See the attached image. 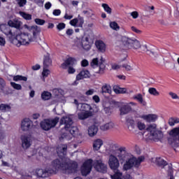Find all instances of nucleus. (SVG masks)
Masks as SVG:
<instances>
[{"instance_id":"11","label":"nucleus","mask_w":179,"mask_h":179,"mask_svg":"<svg viewBox=\"0 0 179 179\" xmlns=\"http://www.w3.org/2000/svg\"><path fill=\"white\" fill-rule=\"evenodd\" d=\"M59 121V117H55L54 119H45L41 122V128L44 131H50L51 128H54Z\"/></svg>"},{"instance_id":"61","label":"nucleus","mask_w":179,"mask_h":179,"mask_svg":"<svg viewBox=\"0 0 179 179\" xmlns=\"http://www.w3.org/2000/svg\"><path fill=\"white\" fill-rule=\"evenodd\" d=\"M52 13L54 16H59V15H61V10L59 9L54 10Z\"/></svg>"},{"instance_id":"24","label":"nucleus","mask_w":179,"mask_h":179,"mask_svg":"<svg viewBox=\"0 0 179 179\" xmlns=\"http://www.w3.org/2000/svg\"><path fill=\"white\" fill-rule=\"evenodd\" d=\"M95 45L100 52H104L107 48L106 43L103 42V41H96L95 42Z\"/></svg>"},{"instance_id":"58","label":"nucleus","mask_w":179,"mask_h":179,"mask_svg":"<svg viewBox=\"0 0 179 179\" xmlns=\"http://www.w3.org/2000/svg\"><path fill=\"white\" fill-rule=\"evenodd\" d=\"M123 68H125L126 71H132L134 69V66L129 64L123 65Z\"/></svg>"},{"instance_id":"64","label":"nucleus","mask_w":179,"mask_h":179,"mask_svg":"<svg viewBox=\"0 0 179 179\" xmlns=\"http://www.w3.org/2000/svg\"><path fill=\"white\" fill-rule=\"evenodd\" d=\"M40 68H41L40 64H36L34 66H32L31 69H33V71H38V69H40Z\"/></svg>"},{"instance_id":"14","label":"nucleus","mask_w":179,"mask_h":179,"mask_svg":"<svg viewBox=\"0 0 179 179\" xmlns=\"http://www.w3.org/2000/svg\"><path fill=\"white\" fill-rule=\"evenodd\" d=\"M33 127H34V125L33 124V121H31V120H30L29 118L26 117L21 121L22 131H30V129H33Z\"/></svg>"},{"instance_id":"5","label":"nucleus","mask_w":179,"mask_h":179,"mask_svg":"<svg viewBox=\"0 0 179 179\" xmlns=\"http://www.w3.org/2000/svg\"><path fill=\"white\" fill-rule=\"evenodd\" d=\"M94 167L96 171L99 173H107V165L103 163L101 160L87 159L85 161L81 166V173L83 176H87L92 171V169Z\"/></svg>"},{"instance_id":"15","label":"nucleus","mask_w":179,"mask_h":179,"mask_svg":"<svg viewBox=\"0 0 179 179\" xmlns=\"http://www.w3.org/2000/svg\"><path fill=\"white\" fill-rule=\"evenodd\" d=\"M20 139L22 148L24 149V150H27V149H29V148H30L33 143L31 138H30L29 136L22 135L21 136Z\"/></svg>"},{"instance_id":"10","label":"nucleus","mask_w":179,"mask_h":179,"mask_svg":"<svg viewBox=\"0 0 179 179\" xmlns=\"http://www.w3.org/2000/svg\"><path fill=\"white\" fill-rule=\"evenodd\" d=\"M168 143L172 148H178L179 146V127H176L169 131L168 137Z\"/></svg>"},{"instance_id":"56","label":"nucleus","mask_w":179,"mask_h":179,"mask_svg":"<svg viewBox=\"0 0 179 179\" xmlns=\"http://www.w3.org/2000/svg\"><path fill=\"white\" fill-rule=\"evenodd\" d=\"M131 30H132V31H134V33H136L137 34H141V33H142V31L138 29L135 27H131Z\"/></svg>"},{"instance_id":"52","label":"nucleus","mask_w":179,"mask_h":179,"mask_svg":"<svg viewBox=\"0 0 179 179\" xmlns=\"http://www.w3.org/2000/svg\"><path fill=\"white\" fill-rule=\"evenodd\" d=\"M130 15L133 19H138V17H139V13H138L137 11H133L130 13Z\"/></svg>"},{"instance_id":"4","label":"nucleus","mask_w":179,"mask_h":179,"mask_svg":"<svg viewBox=\"0 0 179 179\" xmlns=\"http://www.w3.org/2000/svg\"><path fill=\"white\" fill-rule=\"evenodd\" d=\"M60 124L65 126L62 130L64 133L61 135L59 140L71 141V138L78 133V127L72 126V124H73L72 115H67L63 117L60 120Z\"/></svg>"},{"instance_id":"43","label":"nucleus","mask_w":179,"mask_h":179,"mask_svg":"<svg viewBox=\"0 0 179 179\" xmlns=\"http://www.w3.org/2000/svg\"><path fill=\"white\" fill-rule=\"evenodd\" d=\"M148 92L150 94H152V96H159L160 93L158 92L157 90L155 87H150L148 90Z\"/></svg>"},{"instance_id":"25","label":"nucleus","mask_w":179,"mask_h":179,"mask_svg":"<svg viewBox=\"0 0 179 179\" xmlns=\"http://www.w3.org/2000/svg\"><path fill=\"white\" fill-rule=\"evenodd\" d=\"M66 149L68 146L66 145H61L57 148V155L60 157L65 156L66 155Z\"/></svg>"},{"instance_id":"36","label":"nucleus","mask_w":179,"mask_h":179,"mask_svg":"<svg viewBox=\"0 0 179 179\" xmlns=\"http://www.w3.org/2000/svg\"><path fill=\"white\" fill-rule=\"evenodd\" d=\"M12 108L10 106V105L1 103L0 105V110L2 111V113H8L10 111V109Z\"/></svg>"},{"instance_id":"32","label":"nucleus","mask_w":179,"mask_h":179,"mask_svg":"<svg viewBox=\"0 0 179 179\" xmlns=\"http://www.w3.org/2000/svg\"><path fill=\"white\" fill-rule=\"evenodd\" d=\"M51 59H50V54L47 53L43 58V65L45 68L51 66L52 64Z\"/></svg>"},{"instance_id":"19","label":"nucleus","mask_w":179,"mask_h":179,"mask_svg":"<svg viewBox=\"0 0 179 179\" xmlns=\"http://www.w3.org/2000/svg\"><path fill=\"white\" fill-rule=\"evenodd\" d=\"M120 115H125L132 111V108L128 103H121L120 108Z\"/></svg>"},{"instance_id":"31","label":"nucleus","mask_w":179,"mask_h":179,"mask_svg":"<svg viewBox=\"0 0 179 179\" xmlns=\"http://www.w3.org/2000/svg\"><path fill=\"white\" fill-rule=\"evenodd\" d=\"M153 163L158 164V166H167V162L161 157H157L152 159Z\"/></svg>"},{"instance_id":"3","label":"nucleus","mask_w":179,"mask_h":179,"mask_svg":"<svg viewBox=\"0 0 179 179\" xmlns=\"http://www.w3.org/2000/svg\"><path fill=\"white\" fill-rule=\"evenodd\" d=\"M31 30L33 37L29 33L23 32L18 34L15 38L13 40V44L17 45V47H20V45H29L30 43L34 41L37 38V35L41 31V29L37 25H35L31 27Z\"/></svg>"},{"instance_id":"26","label":"nucleus","mask_w":179,"mask_h":179,"mask_svg":"<svg viewBox=\"0 0 179 179\" xmlns=\"http://www.w3.org/2000/svg\"><path fill=\"white\" fill-rule=\"evenodd\" d=\"M0 30L2 31V33L5 34L6 36H13L12 30H10V28L6 24L0 25Z\"/></svg>"},{"instance_id":"2","label":"nucleus","mask_w":179,"mask_h":179,"mask_svg":"<svg viewBox=\"0 0 179 179\" xmlns=\"http://www.w3.org/2000/svg\"><path fill=\"white\" fill-rule=\"evenodd\" d=\"M57 170H62L66 174L76 173L78 170V163L71 161L69 159H55L52 162L50 167H47L45 169H37L36 175L38 177L45 178V177H48L50 174H54Z\"/></svg>"},{"instance_id":"30","label":"nucleus","mask_w":179,"mask_h":179,"mask_svg":"<svg viewBox=\"0 0 179 179\" xmlns=\"http://www.w3.org/2000/svg\"><path fill=\"white\" fill-rule=\"evenodd\" d=\"M127 124L129 131H134V129L136 128V123L135 124V120H134L133 119H127Z\"/></svg>"},{"instance_id":"9","label":"nucleus","mask_w":179,"mask_h":179,"mask_svg":"<svg viewBox=\"0 0 179 179\" xmlns=\"http://www.w3.org/2000/svg\"><path fill=\"white\" fill-rule=\"evenodd\" d=\"M157 125H156V124H152L148 125L146 128V131L150 132V139H151V141H155V142L161 141V139H163L164 136L163 132L160 130H157Z\"/></svg>"},{"instance_id":"49","label":"nucleus","mask_w":179,"mask_h":179,"mask_svg":"<svg viewBox=\"0 0 179 179\" xmlns=\"http://www.w3.org/2000/svg\"><path fill=\"white\" fill-rule=\"evenodd\" d=\"M65 27H66V24L64 22L59 23L57 25V30H59V31H61V30H64V29H65Z\"/></svg>"},{"instance_id":"55","label":"nucleus","mask_w":179,"mask_h":179,"mask_svg":"<svg viewBox=\"0 0 179 179\" xmlns=\"http://www.w3.org/2000/svg\"><path fill=\"white\" fill-rule=\"evenodd\" d=\"M51 6H52V4L50 1L45 3V9H46V10L51 9Z\"/></svg>"},{"instance_id":"7","label":"nucleus","mask_w":179,"mask_h":179,"mask_svg":"<svg viewBox=\"0 0 179 179\" xmlns=\"http://www.w3.org/2000/svg\"><path fill=\"white\" fill-rule=\"evenodd\" d=\"M92 45H93V40L89 36L83 38H76L74 42L76 50H78L79 51H81V50L90 51V50H92Z\"/></svg>"},{"instance_id":"63","label":"nucleus","mask_w":179,"mask_h":179,"mask_svg":"<svg viewBox=\"0 0 179 179\" xmlns=\"http://www.w3.org/2000/svg\"><path fill=\"white\" fill-rule=\"evenodd\" d=\"M104 112L108 115H110V114H111V109L109 107H106V108H104Z\"/></svg>"},{"instance_id":"35","label":"nucleus","mask_w":179,"mask_h":179,"mask_svg":"<svg viewBox=\"0 0 179 179\" xmlns=\"http://www.w3.org/2000/svg\"><path fill=\"white\" fill-rule=\"evenodd\" d=\"M176 124H179V118L177 117H170L169 119V125L170 127H174Z\"/></svg>"},{"instance_id":"22","label":"nucleus","mask_w":179,"mask_h":179,"mask_svg":"<svg viewBox=\"0 0 179 179\" xmlns=\"http://www.w3.org/2000/svg\"><path fill=\"white\" fill-rule=\"evenodd\" d=\"M110 178L111 179H131L132 178L129 175H127L126 176V177H124V176H122V173H121V171H120L119 170H117L115 172L114 175L110 176Z\"/></svg>"},{"instance_id":"20","label":"nucleus","mask_w":179,"mask_h":179,"mask_svg":"<svg viewBox=\"0 0 179 179\" xmlns=\"http://www.w3.org/2000/svg\"><path fill=\"white\" fill-rule=\"evenodd\" d=\"M8 24L10 27H14L15 29L19 30V29H20L21 26L23 24V22H22V21L19 20L17 18H15L13 20H10L8 22Z\"/></svg>"},{"instance_id":"62","label":"nucleus","mask_w":179,"mask_h":179,"mask_svg":"<svg viewBox=\"0 0 179 179\" xmlns=\"http://www.w3.org/2000/svg\"><path fill=\"white\" fill-rule=\"evenodd\" d=\"M66 34L67 36H72V34H73V29H68L66 31Z\"/></svg>"},{"instance_id":"48","label":"nucleus","mask_w":179,"mask_h":179,"mask_svg":"<svg viewBox=\"0 0 179 179\" xmlns=\"http://www.w3.org/2000/svg\"><path fill=\"white\" fill-rule=\"evenodd\" d=\"M67 68H68L67 72L70 75H72V74L75 73V72H76V70L75 69V68H73V66H69Z\"/></svg>"},{"instance_id":"59","label":"nucleus","mask_w":179,"mask_h":179,"mask_svg":"<svg viewBox=\"0 0 179 179\" xmlns=\"http://www.w3.org/2000/svg\"><path fill=\"white\" fill-rule=\"evenodd\" d=\"M5 44H6V41L5 40V38L2 36H0V45L1 47H3V45H5Z\"/></svg>"},{"instance_id":"6","label":"nucleus","mask_w":179,"mask_h":179,"mask_svg":"<svg viewBox=\"0 0 179 179\" xmlns=\"http://www.w3.org/2000/svg\"><path fill=\"white\" fill-rule=\"evenodd\" d=\"M74 104L77 106V108H79L80 111L78 113V120H87L90 117H93L95 113L99 112V107L93 108L87 103H79L76 99H74Z\"/></svg>"},{"instance_id":"21","label":"nucleus","mask_w":179,"mask_h":179,"mask_svg":"<svg viewBox=\"0 0 179 179\" xmlns=\"http://www.w3.org/2000/svg\"><path fill=\"white\" fill-rule=\"evenodd\" d=\"M74 65H76V59L69 57L63 64H62V68L63 69H66L68 66H73Z\"/></svg>"},{"instance_id":"34","label":"nucleus","mask_w":179,"mask_h":179,"mask_svg":"<svg viewBox=\"0 0 179 179\" xmlns=\"http://www.w3.org/2000/svg\"><path fill=\"white\" fill-rule=\"evenodd\" d=\"M101 93H108V94H111L112 93L111 86L107 84H104L101 87Z\"/></svg>"},{"instance_id":"29","label":"nucleus","mask_w":179,"mask_h":179,"mask_svg":"<svg viewBox=\"0 0 179 179\" xmlns=\"http://www.w3.org/2000/svg\"><path fill=\"white\" fill-rule=\"evenodd\" d=\"M103 146V140L98 138L95 140L93 143L94 150H100V148Z\"/></svg>"},{"instance_id":"13","label":"nucleus","mask_w":179,"mask_h":179,"mask_svg":"<svg viewBox=\"0 0 179 179\" xmlns=\"http://www.w3.org/2000/svg\"><path fill=\"white\" fill-rule=\"evenodd\" d=\"M117 157H118L114 155H109L108 164L111 170L115 171L118 169V167H120V159Z\"/></svg>"},{"instance_id":"33","label":"nucleus","mask_w":179,"mask_h":179,"mask_svg":"<svg viewBox=\"0 0 179 179\" xmlns=\"http://www.w3.org/2000/svg\"><path fill=\"white\" fill-rule=\"evenodd\" d=\"M136 128H138L139 131H144V129H146V124L141 120H137L136 122Z\"/></svg>"},{"instance_id":"54","label":"nucleus","mask_w":179,"mask_h":179,"mask_svg":"<svg viewBox=\"0 0 179 179\" xmlns=\"http://www.w3.org/2000/svg\"><path fill=\"white\" fill-rule=\"evenodd\" d=\"M89 66V61L87 59H83L81 62V66L86 67Z\"/></svg>"},{"instance_id":"41","label":"nucleus","mask_w":179,"mask_h":179,"mask_svg":"<svg viewBox=\"0 0 179 179\" xmlns=\"http://www.w3.org/2000/svg\"><path fill=\"white\" fill-rule=\"evenodd\" d=\"M13 80L15 82H19V80H23L24 82H27V77L22 76H15L13 77Z\"/></svg>"},{"instance_id":"42","label":"nucleus","mask_w":179,"mask_h":179,"mask_svg":"<svg viewBox=\"0 0 179 179\" xmlns=\"http://www.w3.org/2000/svg\"><path fill=\"white\" fill-rule=\"evenodd\" d=\"M110 27L113 30H115L116 31H118L120 30V26L116 22H110Z\"/></svg>"},{"instance_id":"17","label":"nucleus","mask_w":179,"mask_h":179,"mask_svg":"<svg viewBox=\"0 0 179 179\" xmlns=\"http://www.w3.org/2000/svg\"><path fill=\"white\" fill-rule=\"evenodd\" d=\"M113 92H115L116 94H132V93H134V90H132L124 87H120L118 86L113 87Z\"/></svg>"},{"instance_id":"38","label":"nucleus","mask_w":179,"mask_h":179,"mask_svg":"<svg viewBox=\"0 0 179 179\" xmlns=\"http://www.w3.org/2000/svg\"><path fill=\"white\" fill-rule=\"evenodd\" d=\"M42 100H50L51 99V93L48 91H44L41 94Z\"/></svg>"},{"instance_id":"53","label":"nucleus","mask_w":179,"mask_h":179,"mask_svg":"<svg viewBox=\"0 0 179 179\" xmlns=\"http://www.w3.org/2000/svg\"><path fill=\"white\" fill-rule=\"evenodd\" d=\"M73 15H69L68 14V13H66L64 16V19H65L66 20H71V19H73Z\"/></svg>"},{"instance_id":"60","label":"nucleus","mask_w":179,"mask_h":179,"mask_svg":"<svg viewBox=\"0 0 179 179\" xmlns=\"http://www.w3.org/2000/svg\"><path fill=\"white\" fill-rule=\"evenodd\" d=\"M92 100H94L95 103H100V97L98 95L93 96Z\"/></svg>"},{"instance_id":"45","label":"nucleus","mask_w":179,"mask_h":179,"mask_svg":"<svg viewBox=\"0 0 179 179\" xmlns=\"http://www.w3.org/2000/svg\"><path fill=\"white\" fill-rule=\"evenodd\" d=\"M10 85L13 89H15V90H22V85L20 84H17L15 83L11 82Z\"/></svg>"},{"instance_id":"18","label":"nucleus","mask_w":179,"mask_h":179,"mask_svg":"<svg viewBox=\"0 0 179 179\" xmlns=\"http://www.w3.org/2000/svg\"><path fill=\"white\" fill-rule=\"evenodd\" d=\"M69 23L73 27H83L85 20L82 17H78V18L71 20Z\"/></svg>"},{"instance_id":"27","label":"nucleus","mask_w":179,"mask_h":179,"mask_svg":"<svg viewBox=\"0 0 179 179\" xmlns=\"http://www.w3.org/2000/svg\"><path fill=\"white\" fill-rule=\"evenodd\" d=\"M99 131V127H97L96 125H92L88 128V135L89 136L93 137L95 135L97 134V132Z\"/></svg>"},{"instance_id":"12","label":"nucleus","mask_w":179,"mask_h":179,"mask_svg":"<svg viewBox=\"0 0 179 179\" xmlns=\"http://www.w3.org/2000/svg\"><path fill=\"white\" fill-rule=\"evenodd\" d=\"M90 66L94 69L99 68V71H102L106 69V59H104L103 57H101L100 59L95 57L92 59L90 62Z\"/></svg>"},{"instance_id":"40","label":"nucleus","mask_w":179,"mask_h":179,"mask_svg":"<svg viewBox=\"0 0 179 179\" xmlns=\"http://www.w3.org/2000/svg\"><path fill=\"white\" fill-rule=\"evenodd\" d=\"M51 72L50 70L45 69V67L43 68V72H42V79L43 82H45V78H48V75H50Z\"/></svg>"},{"instance_id":"46","label":"nucleus","mask_w":179,"mask_h":179,"mask_svg":"<svg viewBox=\"0 0 179 179\" xmlns=\"http://www.w3.org/2000/svg\"><path fill=\"white\" fill-rule=\"evenodd\" d=\"M36 24H38L39 26H43L45 24V20H41L40 18H36L34 20Z\"/></svg>"},{"instance_id":"44","label":"nucleus","mask_w":179,"mask_h":179,"mask_svg":"<svg viewBox=\"0 0 179 179\" xmlns=\"http://www.w3.org/2000/svg\"><path fill=\"white\" fill-rule=\"evenodd\" d=\"M133 99L134 100H137V101H138V103H141V104H142V103H143V96H142V95L141 94L134 95L133 96Z\"/></svg>"},{"instance_id":"28","label":"nucleus","mask_w":179,"mask_h":179,"mask_svg":"<svg viewBox=\"0 0 179 179\" xmlns=\"http://www.w3.org/2000/svg\"><path fill=\"white\" fill-rule=\"evenodd\" d=\"M115 127V124H114L113 122H110L101 125L100 129L101 131H108V129H113Z\"/></svg>"},{"instance_id":"50","label":"nucleus","mask_w":179,"mask_h":179,"mask_svg":"<svg viewBox=\"0 0 179 179\" xmlns=\"http://www.w3.org/2000/svg\"><path fill=\"white\" fill-rule=\"evenodd\" d=\"M169 96H171V99L173 100H179L178 95L173 92H169Z\"/></svg>"},{"instance_id":"23","label":"nucleus","mask_w":179,"mask_h":179,"mask_svg":"<svg viewBox=\"0 0 179 179\" xmlns=\"http://www.w3.org/2000/svg\"><path fill=\"white\" fill-rule=\"evenodd\" d=\"M90 77V72L87 70L81 71L76 76V80H82L86 78Z\"/></svg>"},{"instance_id":"8","label":"nucleus","mask_w":179,"mask_h":179,"mask_svg":"<svg viewBox=\"0 0 179 179\" xmlns=\"http://www.w3.org/2000/svg\"><path fill=\"white\" fill-rule=\"evenodd\" d=\"M122 42L124 45L125 50H131V48H133V50H139L142 47L141 42L135 38L122 36Z\"/></svg>"},{"instance_id":"57","label":"nucleus","mask_w":179,"mask_h":179,"mask_svg":"<svg viewBox=\"0 0 179 179\" xmlns=\"http://www.w3.org/2000/svg\"><path fill=\"white\" fill-rule=\"evenodd\" d=\"M6 138V136L5 135V131L0 130V141H3Z\"/></svg>"},{"instance_id":"47","label":"nucleus","mask_w":179,"mask_h":179,"mask_svg":"<svg viewBox=\"0 0 179 179\" xmlns=\"http://www.w3.org/2000/svg\"><path fill=\"white\" fill-rule=\"evenodd\" d=\"M16 2L20 8H23L27 3V0H16Z\"/></svg>"},{"instance_id":"37","label":"nucleus","mask_w":179,"mask_h":179,"mask_svg":"<svg viewBox=\"0 0 179 179\" xmlns=\"http://www.w3.org/2000/svg\"><path fill=\"white\" fill-rule=\"evenodd\" d=\"M19 15L24 19V20H31V15L26 12L20 11Z\"/></svg>"},{"instance_id":"1","label":"nucleus","mask_w":179,"mask_h":179,"mask_svg":"<svg viewBox=\"0 0 179 179\" xmlns=\"http://www.w3.org/2000/svg\"><path fill=\"white\" fill-rule=\"evenodd\" d=\"M127 150L125 147L118 148V145L111 143L106 147V151L110 155L117 156L121 164H123V170L127 171L131 170L132 167H139L141 163L145 161V157L141 156L138 158L135 157L132 154L124 152Z\"/></svg>"},{"instance_id":"16","label":"nucleus","mask_w":179,"mask_h":179,"mask_svg":"<svg viewBox=\"0 0 179 179\" xmlns=\"http://www.w3.org/2000/svg\"><path fill=\"white\" fill-rule=\"evenodd\" d=\"M140 118L145 121V122H156L159 120V115L156 114L141 115Z\"/></svg>"},{"instance_id":"39","label":"nucleus","mask_w":179,"mask_h":179,"mask_svg":"<svg viewBox=\"0 0 179 179\" xmlns=\"http://www.w3.org/2000/svg\"><path fill=\"white\" fill-rule=\"evenodd\" d=\"M102 8L108 13V15H111L113 13V9L110 8V6L107 3H102Z\"/></svg>"},{"instance_id":"51","label":"nucleus","mask_w":179,"mask_h":179,"mask_svg":"<svg viewBox=\"0 0 179 179\" xmlns=\"http://www.w3.org/2000/svg\"><path fill=\"white\" fill-rule=\"evenodd\" d=\"M96 91L94 90V89H90L88 90L86 92H85V95L86 96H93V94H94V92Z\"/></svg>"}]
</instances>
